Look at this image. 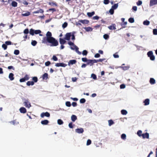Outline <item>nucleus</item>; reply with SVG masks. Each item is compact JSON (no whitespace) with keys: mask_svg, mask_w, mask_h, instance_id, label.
I'll use <instances>...</instances> for the list:
<instances>
[{"mask_svg":"<svg viewBox=\"0 0 157 157\" xmlns=\"http://www.w3.org/2000/svg\"><path fill=\"white\" fill-rule=\"evenodd\" d=\"M46 37H44L42 40V43H48L50 44L51 46H56L58 45V41L54 38L52 36L51 32L48 31L46 34Z\"/></svg>","mask_w":157,"mask_h":157,"instance_id":"f257e3e1","label":"nucleus"},{"mask_svg":"<svg viewBox=\"0 0 157 157\" xmlns=\"http://www.w3.org/2000/svg\"><path fill=\"white\" fill-rule=\"evenodd\" d=\"M68 44L70 46H73L74 47V48L72 47H71V48L72 50L75 49V51L76 52H77L78 51V48L74 44V43L73 42H72L71 41H69L68 43Z\"/></svg>","mask_w":157,"mask_h":157,"instance_id":"f03ea898","label":"nucleus"},{"mask_svg":"<svg viewBox=\"0 0 157 157\" xmlns=\"http://www.w3.org/2000/svg\"><path fill=\"white\" fill-rule=\"evenodd\" d=\"M147 55L150 58L151 60H154L155 59V56L153 54V53L152 51H150L147 53Z\"/></svg>","mask_w":157,"mask_h":157,"instance_id":"7ed1b4c3","label":"nucleus"},{"mask_svg":"<svg viewBox=\"0 0 157 157\" xmlns=\"http://www.w3.org/2000/svg\"><path fill=\"white\" fill-rule=\"evenodd\" d=\"M24 105L26 107L29 108L31 106V105L28 99H25L24 102Z\"/></svg>","mask_w":157,"mask_h":157,"instance_id":"20e7f679","label":"nucleus"},{"mask_svg":"<svg viewBox=\"0 0 157 157\" xmlns=\"http://www.w3.org/2000/svg\"><path fill=\"white\" fill-rule=\"evenodd\" d=\"M71 36V32L67 33L65 35V37L64 38L65 40H69L70 37Z\"/></svg>","mask_w":157,"mask_h":157,"instance_id":"39448f33","label":"nucleus"},{"mask_svg":"<svg viewBox=\"0 0 157 157\" xmlns=\"http://www.w3.org/2000/svg\"><path fill=\"white\" fill-rule=\"evenodd\" d=\"M44 116L47 117H50V114L47 112L45 113L43 112L41 114L40 117H41L44 118Z\"/></svg>","mask_w":157,"mask_h":157,"instance_id":"423d86ee","label":"nucleus"},{"mask_svg":"<svg viewBox=\"0 0 157 157\" xmlns=\"http://www.w3.org/2000/svg\"><path fill=\"white\" fill-rule=\"evenodd\" d=\"M94 60V59H88L87 62V64L90 66L93 65L95 63Z\"/></svg>","mask_w":157,"mask_h":157,"instance_id":"0eeeda50","label":"nucleus"},{"mask_svg":"<svg viewBox=\"0 0 157 157\" xmlns=\"http://www.w3.org/2000/svg\"><path fill=\"white\" fill-rule=\"evenodd\" d=\"M157 4V0H151L150 1V6H152Z\"/></svg>","mask_w":157,"mask_h":157,"instance_id":"6e6552de","label":"nucleus"},{"mask_svg":"<svg viewBox=\"0 0 157 157\" xmlns=\"http://www.w3.org/2000/svg\"><path fill=\"white\" fill-rule=\"evenodd\" d=\"M67 66V64L63 63H57L55 64V66L57 67H65Z\"/></svg>","mask_w":157,"mask_h":157,"instance_id":"1a4fd4ad","label":"nucleus"},{"mask_svg":"<svg viewBox=\"0 0 157 157\" xmlns=\"http://www.w3.org/2000/svg\"><path fill=\"white\" fill-rule=\"evenodd\" d=\"M30 14V13L29 11H23L21 15L24 17H26L29 16Z\"/></svg>","mask_w":157,"mask_h":157,"instance_id":"9d476101","label":"nucleus"},{"mask_svg":"<svg viewBox=\"0 0 157 157\" xmlns=\"http://www.w3.org/2000/svg\"><path fill=\"white\" fill-rule=\"evenodd\" d=\"M142 136L143 139L147 138L149 139V134L147 132H146L145 133L142 134Z\"/></svg>","mask_w":157,"mask_h":157,"instance_id":"9b49d317","label":"nucleus"},{"mask_svg":"<svg viewBox=\"0 0 157 157\" xmlns=\"http://www.w3.org/2000/svg\"><path fill=\"white\" fill-rule=\"evenodd\" d=\"M75 132L78 133H82L84 132V130L83 128H77L75 130Z\"/></svg>","mask_w":157,"mask_h":157,"instance_id":"f8f14e48","label":"nucleus"},{"mask_svg":"<svg viewBox=\"0 0 157 157\" xmlns=\"http://www.w3.org/2000/svg\"><path fill=\"white\" fill-rule=\"evenodd\" d=\"M19 110L20 112L21 113H25L27 112L26 109L23 107H21L20 109Z\"/></svg>","mask_w":157,"mask_h":157,"instance_id":"ddd939ff","label":"nucleus"},{"mask_svg":"<svg viewBox=\"0 0 157 157\" xmlns=\"http://www.w3.org/2000/svg\"><path fill=\"white\" fill-rule=\"evenodd\" d=\"M49 122V121L47 120L42 121L41 122V123L42 124L44 125H47L48 124Z\"/></svg>","mask_w":157,"mask_h":157,"instance_id":"4468645a","label":"nucleus"},{"mask_svg":"<svg viewBox=\"0 0 157 157\" xmlns=\"http://www.w3.org/2000/svg\"><path fill=\"white\" fill-rule=\"evenodd\" d=\"M78 22L82 23L83 24H88L89 23V21L86 20H79Z\"/></svg>","mask_w":157,"mask_h":157,"instance_id":"2eb2a0df","label":"nucleus"},{"mask_svg":"<svg viewBox=\"0 0 157 157\" xmlns=\"http://www.w3.org/2000/svg\"><path fill=\"white\" fill-rule=\"evenodd\" d=\"M64 39H63L62 38H59V40L60 44L61 45H63L65 44L66 42V41Z\"/></svg>","mask_w":157,"mask_h":157,"instance_id":"dca6fc26","label":"nucleus"},{"mask_svg":"<svg viewBox=\"0 0 157 157\" xmlns=\"http://www.w3.org/2000/svg\"><path fill=\"white\" fill-rule=\"evenodd\" d=\"M77 62V61L73 59L70 60L68 62V65H69L70 64L73 65L75 64Z\"/></svg>","mask_w":157,"mask_h":157,"instance_id":"f3484780","label":"nucleus"},{"mask_svg":"<svg viewBox=\"0 0 157 157\" xmlns=\"http://www.w3.org/2000/svg\"><path fill=\"white\" fill-rule=\"evenodd\" d=\"M44 12V11L43 10L40 9L39 10H37L36 11H34L33 13H43Z\"/></svg>","mask_w":157,"mask_h":157,"instance_id":"a211bd4d","label":"nucleus"},{"mask_svg":"<svg viewBox=\"0 0 157 157\" xmlns=\"http://www.w3.org/2000/svg\"><path fill=\"white\" fill-rule=\"evenodd\" d=\"M48 74L47 73H45L42 76V78L43 80H46L48 79Z\"/></svg>","mask_w":157,"mask_h":157,"instance_id":"6ab92c4d","label":"nucleus"},{"mask_svg":"<svg viewBox=\"0 0 157 157\" xmlns=\"http://www.w3.org/2000/svg\"><path fill=\"white\" fill-rule=\"evenodd\" d=\"M150 100L149 99L147 98L144 101V105H148L149 104Z\"/></svg>","mask_w":157,"mask_h":157,"instance_id":"aec40b11","label":"nucleus"},{"mask_svg":"<svg viewBox=\"0 0 157 157\" xmlns=\"http://www.w3.org/2000/svg\"><path fill=\"white\" fill-rule=\"evenodd\" d=\"M71 118V121L73 122H75L77 119L76 116L74 115H72Z\"/></svg>","mask_w":157,"mask_h":157,"instance_id":"412c9836","label":"nucleus"},{"mask_svg":"<svg viewBox=\"0 0 157 157\" xmlns=\"http://www.w3.org/2000/svg\"><path fill=\"white\" fill-rule=\"evenodd\" d=\"M14 75L12 73H10L9 74V77L10 80L12 81L14 79V77H13Z\"/></svg>","mask_w":157,"mask_h":157,"instance_id":"4be33fe9","label":"nucleus"},{"mask_svg":"<svg viewBox=\"0 0 157 157\" xmlns=\"http://www.w3.org/2000/svg\"><path fill=\"white\" fill-rule=\"evenodd\" d=\"M150 82L151 84H154L155 83V79L153 78H151L150 80Z\"/></svg>","mask_w":157,"mask_h":157,"instance_id":"5701e85b","label":"nucleus"},{"mask_svg":"<svg viewBox=\"0 0 157 157\" xmlns=\"http://www.w3.org/2000/svg\"><path fill=\"white\" fill-rule=\"evenodd\" d=\"M95 14L94 11H93L91 12H88L87 13V15L89 17H91L92 16L94 15Z\"/></svg>","mask_w":157,"mask_h":157,"instance_id":"b1692460","label":"nucleus"},{"mask_svg":"<svg viewBox=\"0 0 157 157\" xmlns=\"http://www.w3.org/2000/svg\"><path fill=\"white\" fill-rule=\"evenodd\" d=\"M26 84L28 86H33L34 84V82L33 81H29L26 83Z\"/></svg>","mask_w":157,"mask_h":157,"instance_id":"393cba45","label":"nucleus"},{"mask_svg":"<svg viewBox=\"0 0 157 157\" xmlns=\"http://www.w3.org/2000/svg\"><path fill=\"white\" fill-rule=\"evenodd\" d=\"M84 29L87 32H91L93 30L92 28L90 27L84 28Z\"/></svg>","mask_w":157,"mask_h":157,"instance_id":"a878e982","label":"nucleus"},{"mask_svg":"<svg viewBox=\"0 0 157 157\" xmlns=\"http://www.w3.org/2000/svg\"><path fill=\"white\" fill-rule=\"evenodd\" d=\"M150 22L147 20H146L144 21L143 24L145 25H149Z\"/></svg>","mask_w":157,"mask_h":157,"instance_id":"bb28decb","label":"nucleus"},{"mask_svg":"<svg viewBox=\"0 0 157 157\" xmlns=\"http://www.w3.org/2000/svg\"><path fill=\"white\" fill-rule=\"evenodd\" d=\"M105 59H100L98 60L94 59V61L95 62V63H96L98 62H102Z\"/></svg>","mask_w":157,"mask_h":157,"instance_id":"cd10ccee","label":"nucleus"},{"mask_svg":"<svg viewBox=\"0 0 157 157\" xmlns=\"http://www.w3.org/2000/svg\"><path fill=\"white\" fill-rule=\"evenodd\" d=\"M17 3L14 1H12L11 3V5L12 6L14 7H16L17 6Z\"/></svg>","mask_w":157,"mask_h":157,"instance_id":"c85d7f7f","label":"nucleus"},{"mask_svg":"<svg viewBox=\"0 0 157 157\" xmlns=\"http://www.w3.org/2000/svg\"><path fill=\"white\" fill-rule=\"evenodd\" d=\"M75 32H73L71 33V40H73V41L74 40H75Z\"/></svg>","mask_w":157,"mask_h":157,"instance_id":"c756f323","label":"nucleus"},{"mask_svg":"<svg viewBox=\"0 0 157 157\" xmlns=\"http://www.w3.org/2000/svg\"><path fill=\"white\" fill-rule=\"evenodd\" d=\"M48 4L50 5L51 6H57V4L56 2H48Z\"/></svg>","mask_w":157,"mask_h":157,"instance_id":"7c9ffc66","label":"nucleus"},{"mask_svg":"<svg viewBox=\"0 0 157 157\" xmlns=\"http://www.w3.org/2000/svg\"><path fill=\"white\" fill-rule=\"evenodd\" d=\"M121 113L123 115H126L128 113L127 111L126 110L124 109L122 110L121 111Z\"/></svg>","mask_w":157,"mask_h":157,"instance_id":"2f4dec72","label":"nucleus"},{"mask_svg":"<svg viewBox=\"0 0 157 157\" xmlns=\"http://www.w3.org/2000/svg\"><path fill=\"white\" fill-rule=\"evenodd\" d=\"M118 7V4H115L113 5L112 6V8L113 10H115Z\"/></svg>","mask_w":157,"mask_h":157,"instance_id":"473e14b6","label":"nucleus"},{"mask_svg":"<svg viewBox=\"0 0 157 157\" xmlns=\"http://www.w3.org/2000/svg\"><path fill=\"white\" fill-rule=\"evenodd\" d=\"M29 33L32 35L33 36L34 34V30L32 29H30Z\"/></svg>","mask_w":157,"mask_h":157,"instance_id":"72a5a7b5","label":"nucleus"},{"mask_svg":"<svg viewBox=\"0 0 157 157\" xmlns=\"http://www.w3.org/2000/svg\"><path fill=\"white\" fill-rule=\"evenodd\" d=\"M109 125L111 126L114 123L113 121L112 120H110L108 121Z\"/></svg>","mask_w":157,"mask_h":157,"instance_id":"f704fd0d","label":"nucleus"},{"mask_svg":"<svg viewBox=\"0 0 157 157\" xmlns=\"http://www.w3.org/2000/svg\"><path fill=\"white\" fill-rule=\"evenodd\" d=\"M128 21L130 23H133L134 22V20L133 18L131 17L128 19Z\"/></svg>","mask_w":157,"mask_h":157,"instance_id":"c9c22d12","label":"nucleus"},{"mask_svg":"<svg viewBox=\"0 0 157 157\" xmlns=\"http://www.w3.org/2000/svg\"><path fill=\"white\" fill-rule=\"evenodd\" d=\"M137 135L140 137L142 136V132L141 130H139L137 132Z\"/></svg>","mask_w":157,"mask_h":157,"instance_id":"e433bc0d","label":"nucleus"},{"mask_svg":"<svg viewBox=\"0 0 157 157\" xmlns=\"http://www.w3.org/2000/svg\"><path fill=\"white\" fill-rule=\"evenodd\" d=\"M109 29L110 30L114 29L115 30L116 29V27L114 26L110 25L108 27Z\"/></svg>","mask_w":157,"mask_h":157,"instance_id":"4c0bfd02","label":"nucleus"},{"mask_svg":"<svg viewBox=\"0 0 157 157\" xmlns=\"http://www.w3.org/2000/svg\"><path fill=\"white\" fill-rule=\"evenodd\" d=\"M41 31L40 30H34V34H37L41 33Z\"/></svg>","mask_w":157,"mask_h":157,"instance_id":"58836bf2","label":"nucleus"},{"mask_svg":"<svg viewBox=\"0 0 157 157\" xmlns=\"http://www.w3.org/2000/svg\"><path fill=\"white\" fill-rule=\"evenodd\" d=\"M37 42L36 40H32L31 44L33 46H35L37 44Z\"/></svg>","mask_w":157,"mask_h":157,"instance_id":"ea45409f","label":"nucleus"},{"mask_svg":"<svg viewBox=\"0 0 157 157\" xmlns=\"http://www.w3.org/2000/svg\"><path fill=\"white\" fill-rule=\"evenodd\" d=\"M57 122L58 124L59 125L62 124L63 123V121L61 119H58L57 121Z\"/></svg>","mask_w":157,"mask_h":157,"instance_id":"a19ab883","label":"nucleus"},{"mask_svg":"<svg viewBox=\"0 0 157 157\" xmlns=\"http://www.w3.org/2000/svg\"><path fill=\"white\" fill-rule=\"evenodd\" d=\"M33 80V82H37L38 79L36 77H33L32 78Z\"/></svg>","mask_w":157,"mask_h":157,"instance_id":"79ce46f5","label":"nucleus"},{"mask_svg":"<svg viewBox=\"0 0 157 157\" xmlns=\"http://www.w3.org/2000/svg\"><path fill=\"white\" fill-rule=\"evenodd\" d=\"M20 53L19 51L18 50H14V53L15 55H17L19 54Z\"/></svg>","mask_w":157,"mask_h":157,"instance_id":"37998d69","label":"nucleus"},{"mask_svg":"<svg viewBox=\"0 0 157 157\" xmlns=\"http://www.w3.org/2000/svg\"><path fill=\"white\" fill-rule=\"evenodd\" d=\"M24 78L25 79V81L28 80L30 78L29 75L27 74L25 75Z\"/></svg>","mask_w":157,"mask_h":157,"instance_id":"c03bdc74","label":"nucleus"},{"mask_svg":"<svg viewBox=\"0 0 157 157\" xmlns=\"http://www.w3.org/2000/svg\"><path fill=\"white\" fill-rule=\"evenodd\" d=\"M104 38L105 39L107 40L109 38V36L107 34H105L103 35Z\"/></svg>","mask_w":157,"mask_h":157,"instance_id":"a18cd8bd","label":"nucleus"},{"mask_svg":"<svg viewBox=\"0 0 157 157\" xmlns=\"http://www.w3.org/2000/svg\"><path fill=\"white\" fill-rule=\"evenodd\" d=\"M121 138L123 140H125L126 138V135L124 134H122L121 136Z\"/></svg>","mask_w":157,"mask_h":157,"instance_id":"49530a36","label":"nucleus"},{"mask_svg":"<svg viewBox=\"0 0 157 157\" xmlns=\"http://www.w3.org/2000/svg\"><path fill=\"white\" fill-rule=\"evenodd\" d=\"M86 100L84 98H82L80 100V102L81 103H83L86 102Z\"/></svg>","mask_w":157,"mask_h":157,"instance_id":"de8ad7c7","label":"nucleus"},{"mask_svg":"<svg viewBox=\"0 0 157 157\" xmlns=\"http://www.w3.org/2000/svg\"><path fill=\"white\" fill-rule=\"evenodd\" d=\"M88 53L87 51L86 50H84L82 52V54L84 56H86Z\"/></svg>","mask_w":157,"mask_h":157,"instance_id":"09e8293b","label":"nucleus"},{"mask_svg":"<svg viewBox=\"0 0 157 157\" xmlns=\"http://www.w3.org/2000/svg\"><path fill=\"white\" fill-rule=\"evenodd\" d=\"M67 25V23L66 22H65L62 25V27L64 29L66 28Z\"/></svg>","mask_w":157,"mask_h":157,"instance_id":"8fccbe9b","label":"nucleus"},{"mask_svg":"<svg viewBox=\"0 0 157 157\" xmlns=\"http://www.w3.org/2000/svg\"><path fill=\"white\" fill-rule=\"evenodd\" d=\"M52 11V13H53L54 12L56 11V10L55 8H50L47 11Z\"/></svg>","mask_w":157,"mask_h":157,"instance_id":"3c124183","label":"nucleus"},{"mask_svg":"<svg viewBox=\"0 0 157 157\" xmlns=\"http://www.w3.org/2000/svg\"><path fill=\"white\" fill-rule=\"evenodd\" d=\"M66 105L67 107H70L71 105V103L70 101L66 102Z\"/></svg>","mask_w":157,"mask_h":157,"instance_id":"603ef678","label":"nucleus"},{"mask_svg":"<svg viewBox=\"0 0 157 157\" xmlns=\"http://www.w3.org/2000/svg\"><path fill=\"white\" fill-rule=\"evenodd\" d=\"M153 34L154 35H157V29H154L153 30Z\"/></svg>","mask_w":157,"mask_h":157,"instance_id":"864d4df0","label":"nucleus"},{"mask_svg":"<svg viewBox=\"0 0 157 157\" xmlns=\"http://www.w3.org/2000/svg\"><path fill=\"white\" fill-rule=\"evenodd\" d=\"M24 33L25 34H27L29 33V31L28 29H26L24 31Z\"/></svg>","mask_w":157,"mask_h":157,"instance_id":"5fc2aeb1","label":"nucleus"},{"mask_svg":"<svg viewBox=\"0 0 157 157\" xmlns=\"http://www.w3.org/2000/svg\"><path fill=\"white\" fill-rule=\"evenodd\" d=\"M142 2L140 0H139L137 2L136 4L138 6L141 5L142 4Z\"/></svg>","mask_w":157,"mask_h":157,"instance_id":"6e6d98bb","label":"nucleus"},{"mask_svg":"<svg viewBox=\"0 0 157 157\" xmlns=\"http://www.w3.org/2000/svg\"><path fill=\"white\" fill-rule=\"evenodd\" d=\"M2 47L5 50L7 48V46L6 44H3L2 45Z\"/></svg>","mask_w":157,"mask_h":157,"instance_id":"4d7b16f0","label":"nucleus"},{"mask_svg":"<svg viewBox=\"0 0 157 157\" xmlns=\"http://www.w3.org/2000/svg\"><path fill=\"white\" fill-rule=\"evenodd\" d=\"M91 76L92 78L94 79H97L96 76L94 74H92Z\"/></svg>","mask_w":157,"mask_h":157,"instance_id":"13d9d810","label":"nucleus"},{"mask_svg":"<svg viewBox=\"0 0 157 157\" xmlns=\"http://www.w3.org/2000/svg\"><path fill=\"white\" fill-rule=\"evenodd\" d=\"M91 140L90 139H88V140H87V141L86 145H89L91 144Z\"/></svg>","mask_w":157,"mask_h":157,"instance_id":"bf43d9fd","label":"nucleus"},{"mask_svg":"<svg viewBox=\"0 0 157 157\" xmlns=\"http://www.w3.org/2000/svg\"><path fill=\"white\" fill-rule=\"evenodd\" d=\"M114 10L112 8L109 10V12L112 15L113 14L114 12Z\"/></svg>","mask_w":157,"mask_h":157,"instance_id":"052dcab7","label":"nucleus"},{"mask_svg":"<svg viewBox=\"0 0 157 157\" xmlns=\"http://www.w3.org/2000/svg\"><path fill=\"white\" fill-rule=\"evenodd\" d=\"M82 60L83 62H87L88 59L86 58H82Z\"/></svg>","mask_w":157,"mask_h":157,"instance_id":"680f3d73","label":"nucleus"},{"mask_svg":"<svg viewBox=\"0 0 157 157\" xmlns=\"http://www.w3.org/2000/svg\"><path fill=\"white\" fill-rule=\"evenodd\" d=\"M52 59L55 61H56L58 60L57 58L55 55L53 56Z\"/></svg>","mask_w":157,"mask_h":157,"instance_id":"e2e57ef3","label":"nucleus"},{"mask_svg":"<svg viewBox=\"0 0 157 157\" xmlns=\"http://www.w3.org/2000/svg\"><path fill=\"white\" fill-rule=\"evenodd\" d=\"M5 44L7 45H10L11 44V42L10 41H6L5 42Z\"/></svg>","mask_w":157,"mask_h":157,"instance_id":"0e129e2a","label":"nucleus"},{"mask_svg":"<svg viewBox=\"0 0 157 157\" xmlns=\"http://www.w3.org/2000/svg\"><path fill=\"white\" fill-rule=\"evenodd\" d=\"M51 63L49 61H48L45 63V65L46 66H48L50 65Z\"/></svg>","mask_w":157,"mask_h":157,"instance_id":"69168bd1","label":"nucleus"},{"mask_svg":"<svg viewBox=\"0 0 157 157\" xmlns=\"http://www.w3.org/2000/svg\"><path fill=\"white\" fill-rule=\"evenodd\" d=\"M125 87V86L124 84H122L120 85V88L121 89H124Z\"/></svg>","mask_w":157,"mask_h":157,"instance_id":"338daca9","label":"nucleus"},{"mask_svg":"<svg viewBox=\"0 0 157 157\" xmlns=\"http://www.w3.org/2000/svg\"><path fill=\"white\" fill-rule=\"evenodd\" d=\"M109 3V0H104V3L105 4H107Z\"/></svg>","mask_w":157,"mask_h":157,"instance_id":"774afa93","label":"nucleus"}]
</instances>
